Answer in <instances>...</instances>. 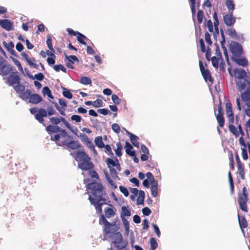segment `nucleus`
<instances>
[{
    "instance_id": "f257e3e1",
    "label": "nucleus",
    "mask_w": 250,
    "mask_h": 250,
    "mask_svg": "<svg viewBox=\"0 0 250 250\" xmlns=\"http://www.w3.org/2000/svg\"><path fill=\"white\" fill-rule=\"evenodd\" d=\"M86 188L92 191V196H89L88 200L90 203L95 206L97 211L101 213L102 206L106 204L105 202L106 199L103 197L105 194L104 187L100 183L93 182L88 183L86 185Z\"/></svg>"
},
{
    "instance_id": "f03ea898",
    "label": "nucleus",
    "mask_w": 250,
    "mask_h": 250,
    "mask_svg": "<svg viewBox=\"0 0 250 250\" xmlns=\"http://www.w3.org/2000/svg\"><path fill=\"white\" fill-rule=\"evenodd\" d=\"M237 90L241 93L242 101H250V79H234Z\"/></svg>"
},
{
    "instance_id": "7ed1b4c3",
    "label": "nucleus",
    "mask_w": 250,
    "mask_h": 250,
    "mask_svg": "<svg viewBox=\"0 0 250 250\" xmlns=\"http://www.w3.org/2000/svg\"><path fill=\"white\" fill-rule=\"evenodd\" d=\"M6 61L2 60L0 61V75L6 76L10 75L7 78H20L17 71H14L13 67L5 63Z\"/></svg>"
},
{
    "instance_id": "20e7f679",
    "label": "nucleus",
    "mask_w": 250,
    "mask_h": 250,
    "mask_svg": "<svg viewBox=\"0 0 250 250\" xmlns=\"http://www.w3.org/2000/svg\"><path fill=\"white\" fill-rule=\"evenodd\" d=\"M99 223L100 224H103L104 226L103 229L104 234V235H113L114 233L117 232L119 229V227H117L115 223L112 224L109 222L103 214H101L100 216Z\"/></svg>"
},
{
    "instance_id": "39448f33",
    "label": "nucleus",
    "mask_w": 250,
    "mask_h": 250,
    "mask_svg": "<svg viewBox=\"0 0 250 250\" xmlns=\"http://www.w3.org/2000/svg\"><path fill=\"white\" fill-rule=\"evenodd\" d=\"M56 111L50 106L47 108V110L44 108H39V112L37 115H35V118L41 124H43L44 121L43 118L47 117V116H51L55 114Z\"/></svg>"
},
{
    "instance_id": "423d86ee",
    "label": "nucleus",
    "mask_w": 250,
    "mask_h": 250,
    "mask_svg": "<svg viewBox=\"0 0 250 250\" xmlns=\"http://www.w3.org/2000/svg\"><path fill=\"white\" fill-rule=\"evenodd\" d=\"M21 79H7L6 83L9 85L14 86L15 90L17 92L21 93L25 90V86L20 84Z\"/></svg>"
},
{
    "instance_id": "0eeeda50",
    "label": "nucleus",
    "mask_w": 250,
    "mask_h": 250,
    "mask_svg": "<svg viewBox=\"0 0 250 250\" xmlns=\"http://www.w3.org/2000/svg\"><path fill=\"white\" fill-rule=\"evenodd\" d=\"M229 48L232 54V59L236 57H240L243 53L242 46L237 42H232L230 44Z\"/></svg>"
},
{
    "instance_id": "6e6552de",
    "label": "nucleus",
    "mask_w": 250,
    "mask_h": 250,
    "mask_svg": "<svg viewBox=\"0 0 250 250\" xmlns=\"http://www.w3.org/2000/svg\"><path fill=\"white\" fill-rule=\"evenodd\" d=\"M109 236L112 238V243L115 247L122 249L125 247L123 244V236L120 232L117 231Z\"/></svg>"
},
{
    "instance_id": "1a4fd4ad",
    "label": "nucleus",
    "mask_w": 250,
    "mask_h": 250,
    "mask_svg": "<svg viewBox=\"0 0 250 250\" xmlns=\"http://www.w3.org/2000/svg\"><path fill=\"white\" fill-rule=\"evenodd\" d=\"M228 71L231 77H234V78H248L247 74L243 69H235L232 72L231 67L228 68Z\"/></svg>"
},
{
    "instance_id": "9d476101",
    "label": "nucleus",
    "mask_w": 250,
    "mask_h": 250,
    "mask_svg": "<svg viewBox=\"0 0 250 250\" xmlns=\"http://www.w3.org/2000/svg\"><path fill=\"white\" fill-rule=\"evenodd\" d=\"M67 31L68 32L69 35L71 36H76L77 40L79 41V42L83 44V45H86V43L84 41V40H87V38L84 36L83 34L81 33L80 32L78 31H75L71 28H68L66 29Z\"/></svg>"
},
{
    "instance_id": "9b49d317",
    "label": "nucleus",
    "mask_w": 250,
    "mask_h": 250,
    "mask_svg": "<svg viewBox=\"0 0 250 250\" xmlns=\"http://www.w3.org/2000/svg\"><path fill=\"white\" fill-rule=\"evenodd\" d=\"M223 114L224 111L221 106V103H220L218 106V114L216 115V118L219 126L220 127H223L224 125L225 119Z\"/></svg>"
},
{
    "instance_id": "f8f14e48",
    "label": "nucleus",
    "mask_w": 250,
    "mask_h": 250,
    "mask_svg": "<svg viewBox=\"0 0 250 250\" xmlns=\"http://www.w3.org/2000/svg\"><path fill=\"white\" fill-rule=\"evenodd\" d=\"M223 19L224 23L228 26L233 25L236 21V18L233 17L232 12L229 14L224 15Z\"/></svg>"
},
{
    "instance_id": "ddd939ff",
    "label": "nucleus",
    "mask_w": 250,
    "mask_h": 250,
    "mask_svg": "<svg viewBox=\"0 0 250 250\" xmlns=\"http://www.w3.org/2000/svg\"><path fill=\"white\" fill-rule=\"evenodd\" d=\"M78 167L83 170H89L94 167L93 164L88 160L83 162H81L78 164Z\"/></svg>"
},
{
    "instance_id": "4468645a",
    "label": "nucleus",
    "mask_w": 250,
    "mask_h": 250,
    "mask_svg": "<svg viewBox=\"0 0 250 250\" xmlns=\"http://www.w3.org/2000/svg\"><path fill=\"white\" fill-rule=\"evenodd\" d=\"M13 23L7 19L0 20V26L6 31H10L13 28Z\"/></svg>"
},
{
    "instance_id": "2eb2a0df",
    "label": "nucleus",
    "mask_w": 250,
    "mask_h": 250,
    "mask_svg": "<svg viewBox=\"0 0 250 250\" xmlns=\"http://www.w3.org/2000/svg\"><path fill=\"white\" fill-rule=\"evenodd\" d=\"M226 114L228 117L229 123L232 124L234 122V116L232 110V105L230 103L226 104Z\"/></svg>"
},
{
    "instance_id": "dca6fc26",
    "label": "nucleus",
    "mask_w": 250,
    "mask_h": 250,
    "mask_svg": "<svg viewBox=\"0 0 250 250\" xmlns=\"http://www.w3.org/2000/svg\"><path fill=\"white\" fill-rule=\"evenodd\" d=\"M59 103L60 104V105L62 106V108L61 109L58 104L56 103L55 105V107L56 109L59 111L60 113L63 115L65 116V108L67 106V102L65 99H59Z\"/></svg>"
},
{
    "instance_id": "f3484780",
    "label": "nucleus",
    "mask_w": 250,
    "mask_h": 250,
    "mask_svg": "<svg viewBox=\"0 0 250 250\" xmlns=\"http://www.w3.org/2000/svg\"><path fill=\"white\" fill-rule=\"evenodd\" d=\"M62 144L63 145H65L72 149H76L80 147V144L75 141L67 142L66 140H64L62 141Z\"/></svg>"
},
{
    "instance_id": "a211bd4d",
    "label": "nucleus",
    "mask_w": 250,
    "mask_h": 250,
    "mask_svg": "<svg viewBox=\"0 0 250 250\" xmlns=\"http://www.w3.org/2000/svg\"><path fill=\"white\" fill-rule=\"evenodd\" d=\"M42 101V97L38 94H31L29 102L33 104H38Z\"/></svg>"
},
{
    "instance_id": "6ab92c4d",
    "label": "nucleus",
    "mask_w": 250,
    "mask_h": 250,
    "mask_svg": "<svg viewBox=\"0 0 250 250\" xmlns=\"http://www.w3.org/2000/svg\"><path fill=\"white\" fill-rule=\"evenodd\" d=\"M65 57L67 60V62L66 65L68 67L70 68H73V65L74 63V62H79V59L76 56L70 55L69 56L65 55Z\"/></svg>"
},
{
    "instance_id": "aec40b11",
    "label": "nucleus",
    "mask_w": 250,
    "mask_h": 250,
    "mask_svg": "<svg viewBox=\"0 0 250 250\" xmlns=\"http://www.w3.org/2000/svg\"><path fill=\"white\" fill-rule=\"evenodd\" d=\"M247 199H246V197H239L238 200L240 208L245 212H247L248 211L246 204Z\"/></svg>"
},
{
    "instance_id": "412c9836",
    "label": "nucleus",
    "mask_w": 250,
    "mask_h": 250,
    "mask_svg": "<svg viewBox=\"0 0 250 250\" xmlns=\"http://www.w3.org/2000/svg\"><path fill=\"white\" fill-rule=\"evenodd\" d=\"M238 219L239 225L242 230L243 231V229H246L248 227V222L245 216H240L239 214H237Z\"/></svg>"
},
{
    "instance_id": "4be33fe9",
    "label": "nucleus",
    "mask_w": 250,
    "mask_h": 250,
    "mask_svg": "<svg viewBox=\"0 0 250 250\" xmlns=\"http://www.w3.org/2000/svg\"><path fill=\"white\" fill-rule=\"evenodd\" d=\"M199 66L203 78H211L209 71L204 68L201 61H199Z\"/></svg>"
},
{
    "instance_id": "5701e85b",
    "label": "nucleus",
    "mask_w": 250,
    "mask_h": 250,
    "mask_svg": "<svg viewBox=\"0 0 250 250\" xmlns=\"http://www.w3.org/2000/svg\"><path fill=\"white\" fill-rule=\"evenodd\" d=\"M77 161L83 162L88 160H90V158L83 151H78L76 154Z\"/></svg>"
},
{
    "instance_id": "b1692460",
    "label": "nucleus",
    "mask_w": 250,
    "mask_h": 250,
    "mask_svg": "<svg viewBox=\"0 0 250 250\" xmlns=\"http://www.w3.org/2000/svg\"><path fill=\"white\" fill-rule=\"evenodd\" d=\"M232 60L239 65L246 66L248 64V61L245 58L236 57L232 59Z\"/></svg>"
},
{
    "instance_id": "393cba45",
    "label": "nucleus",
    "mask_w": 250,
    "mask_h": 250,
    "mask_svg": "<svg viewBox=\"0 0 250 250\" xmlns=\"http://www.w3.org/2000/svg\"><path fill=\"white\" fill-rule=\"evenodd\" d=\"M151 184V195L154 197H156L158 195V183L157 181H152Z\"/></svg>"
},
{
    "instance_id": "a878e982",
    "label": "nucleus",
    "mask_w": 250,
    "mask_h": 250,
    "mask_svg": "<svg viewBox=\"0 0 250 250\" xmlns=\"http://www.w3.org/2000/svg\"><path fill=\"white\" fill-rule=\"evenodd\" d=\"M32 94V91L30 89H26L21 93L19 94V97L23 100H29Z\"/></svg>"
},
{
    "instance_id": "bb28decb",
    "label": "nucleus",
    "mask_w": 250,
    "mask_h": 250,
    "mask_svg": "<svg viewBox=\"0 0 250 250\" xmlns=\"http://www.w3.org/2000/svg\"><path fill=\"white\" fill-rule=\"evenodd\" d=\"M3 45L4 47L12 54H14L15 51L13 49L14 47V44L12 42H6L5 41L3 42Z\"/></svg>"
},
{
    "instance_id": "cd10ccee",
    "label": "nucleus",
    "mask_w": 250,
    "mask_h": 250,
    "mask_svg": "<svg viewBox=\"0 0 250 250\" xmlns=\"http://www.w3.org/2000/svg\"><path fill=\"white\" fill-rule=\"evenodd\" d=\"M62 133L60 135V134H55L53 138L51 137V140L54 141H58L60 140L61 137L65 138V137H67L69 138H71V136L68 135V133L64 130H62Z\"/></svg>"
},
{
    "instance_id": "c85d7f7f",
    "label": "nucleus",
    "mask_w": 250,
    "mask_h": 250,
    "mask_svg": "<svg viewBox=\"0 0 250 250\" xmlns=\"http://www.w3.org/2000/svg\"><path fill=\"white\" fill-rule=\"evenodd\" d=\"M125 152L127 154L130 156H133L135 155V151H131V149H133L132 146L130 145V144L126 141L125 144Z\"/></svg>"
},
{
    "instance_id": "c756f323",
    "label": "nucleus",
    "mask_w": 250,
    "mask_h": 250,
    "mask_svg": "<svg viewBox=\"0 0 250 250\" xmlns=\"http://www.w3.org/2000/svg\"><path fill=\"white\" fill-rule=\"evenodd\" d=\"M245 103V104L243 105L245 114L250 117V101H242Z\"/></svg>"
},
{
    "instance_id": "7c9ffc66",
    "label": "nucleus",
    "mask_w": 250,
    "mask_h": 250,
    "mask_svg": "<svg viewBox=\"0 0 250 250\" xmlns=\"http://www.w3.org/2000/svg\"><path fill=\"white\" fill-rule=\"evenodd\" d=\"M145 197V194L144 191L143 190H140L139 196L137 199V204L138 205H141L144 204Z\"/></svg>"
},
{
    "instance_id": "2f4dec72",
    "label": "nucleus",
    "mask_w": 250,
    "mask_h": 250,
    "mask_svg": "<svg viewBox=\"0 0 250 250\" xmlns=\"http://www.w3.org/2000/svg\"><path fill=\"white\" fill-rule=\"evenodd\" d=\"M130 140L133 145L136 147H139V143L138 141L139 137L138 136L133 134H130Z\"/></svg>"
},
{
    "instance_id": "473e14b6",
    "label": "nucleus",
    "mask_w": 250,
    "mask_h": 250,
    "mask_svg": "<svg viewBox=\"0 0 250 250\" xmlns=\"http://www.w3.org/2000/svg\"><path fill=\"white\" fill-rule=\"evenodd\" d=\"M95 143L99 148H102L104 146L102 136L96 137L95 139Z\"/></svg>"
},
{
    "instance_id": "72a5a7b5",
    "label": "nucleus",
    "mask_w": 250,
    "mask_h": 250,
    "mask_svg": "<svg viewBox=\"0 0 250 250\" xmlns=\"http://www.w3.org/2000/svg\"><path fill=\"white\" fill-rule=\"evenodd\" d=\"M105 216L108 218L114 216L115 213L113 208H107L104 209Z\"/></svg>"
},
{
    "instance_id": "f704fd0d",
    "label": "nucleus",
    "mask_w": 250,
    "mask_h": 250,
    "mask_svg": "<svg viewBox=\"0 0 250 250\" xmlns=\"http://www.w3.org/2000/svg\"><path fill=\"white\" fill-rule=\"evenodd\" d=\"M213 19L214 21L213 25L214 26V29L217 32H218L219 20L218 19L217 13L216 12H214L213 14Z\"/></svg>"
},
{
    "instance_id": "c9c22d12",
    "label": "nucleus",
    "mask_w": 250,
    "mask_h": 250,
    "mask_svg": "<svg viewBox=\"0 0 250 250\" xmlns=\"http://www.w3.org/2000/svg\"><path fill=\"white\" fill-rule=\"evenodd\" d=\"M238 167V172L239 174L240 177L241 179H244L245 178V172H244V167L243 165L239 164L237 165Z\"/></svg>"
},
{
    "instance_id": "e433bc0d",
    "label": "nucleus",
    "mask_w": 250,
    "mask_h": 250,
    "mask_svg": "<svg viewBox=\"0 0 250 250\" xmlns=\"http://www.w3.org/2000/svg\"><path fill=\"white\" fill-rule=\"evenodd\" d=\"M42 94L43 95H47L50 99H54L50 89L47 86H45L42 89Z\"/></svg>"
},
{
    "instance_id": "4c0bfd02",
    "label": "nucleus",
    "mask_w": 250,
    "mask_h": 250,
    "mask_svg": "<svg viewBox=\"0 0 250 250\" xmlns=\"http://www.w3.org/2000/svg\"><path fill=\"white\" fill-rule=\"evenodd\" d=\"M229 125V131L236 137H238L239 135V133L237 130L236 127L233 125L231 123Z\"/></svg>"
},
{
    "instance_id": "58836bf2",
    "label": "nucleus",
    "mask_w": 250,
    "mask_h": 250,
    "mask_svg": "<svg viewBox=\"0 0 250 250\" xmlns=\"http://www.w3.org/2000/svg\"><path fill=\"white\" fill-rule=\"evenodd\" d=\"M122 212L121 213V216H130L131 215V213L129 210L127 208V207L125 206H123L122 207Z\"/></svg>"
},
{
    "instance_id": "ea45409f",
    "label": "nucleus",
    "mask_w": 250,
    "mask_h": 250,
    "mask_svg": "<svg viewBox=\"0 0 250 250\" xmlns=\"http://www.w3.org/2000/svg\"><path fill=\"white\" fill-rule=\"evenodd\" d=\"M60 127L57 126L49 125L47 126L46 130L48 132H57L59 131Z\"/></svg>"
},
{
    "instance_id": "a19ab883",
    "label": "nucleus",
    "mask_w": 250,
    "mask_h": 250,
    "mask_svg": "<svg viewBox=\"0 0 250 250\" xmlns=\"http://www.w3.org/2000/svg\"><path fill=\"white\" fill-rule=\"evenodd\" d=\"M226 5L229 11L232 12L235 8V4H234L233 0H227L226 1Z\"/></svg>"
},
{
    "instance_id": "79ce46f5",
    "label": "nucleus",
    "mask_w": 250,
    "mask_h": 250,
    "mask_svg": "<svg viewBox=\"0 0 250 250\" xmlns=\"http://www.w3.org/2000/svg\"><path fill=\"white\" fill-rule=\"evenodd\" d=\"M106 163L107 165L108 166V167H110V166L112 167H115L117 169H119L120 170V166L119 164H116L115 162L110 158H108L106 160Z\"/></svg>"
},
{
    "instance_id": "37998d69",
    "label": "nucleus",
    "mask_w": 250,
    "mask_h": 250,
    "mask_svg": "<svg viewBox=\"0 0 250 250\" xmlns=\"http://www.w3.org/2000/svg\"><path fill=\"white\" fill-rule=\"evenodd\" d=\"M46 44L49 50L53 51V52H55L54 49L52 45V39L50 35H47V36Z\"/></svg>"
},
{
    "instance_id": "c03bdc74",
    "label": "nucleus",
    "mask_w": 250,
    "mask_h": 250,
    "mask_svg": "<svg viewBox=\"0 0 250 250\" xmlns=\"http://www.w3.org/2000/svg\"><path fill=\"white\" fill-rule=\"evenodd\" d=\"M204 17V15L203 11L201 10H198L197 14V21L198 24H201L202 22Z\"/></svg>"
},
{
    "instance_id": "a18cd8bd",
    "label": "nucleus",
    "mask_w": 250,
    "mask_h": 250,
    "mask_svg": "<svg viewBox=\"0 0 250 250\" xmlns=\"http://www.w3.org/2000/svg\"><path fill=\"white\" fill-rule=\"evenodd\" d=\"M88 175L92 178L98 179L99 176L97 172L93 169V168L88 170Z\"/></svg>"
},
{
    "instance_id": "49530a36",
    "label": "nucleus",
    "mask_w": 250,
    "mask_h": 250,
    "mask_svg": "<svg viewBox=\"0 0 250 250\" xmlns=\"http://www.w3.org/2000/svg\"><path fill=\"white\" fill-rule=\"evenodd\" d=\"M150 250H155L158 247V243L154 238L150 239Z\"/></svg>"
},
{
    "instance_id": "de8ad7c7",
    "label": "nucleus",
    "mask_w": 250,
    "mask_h": 250,
    "mask_svg": "<svg viewBox=\"0 0 250 250\" xmlns=\"http://www.w3.org/2000/svg\"><path fill=\"white\" fill-rule=\"evenodd\" d=\"M190 1V6L191 8V11L192 13V15L193 16H195L196 13V9H195V4L196 1L195 0H189Z\"/></svg>"
},
{
    "instance_id": "09e8293b",
    "label": "nucleus",
    "mask_w": 250,
    "mask_h": 250,
    "mask_svg": "<svg viewBox=\"0 0 250 250\" xmlns=\"http://www.w3.org/2000/svg\"><path fill=\"white\" fill-rule=\"evenodd\" d=\"M228 34L232 38H235L237 36V33L235 29L229 28L227 30Z\"/></svg>"
},
{
    "instance_id": "8fccbe9b",
    "label": "nucleus",
    "mask_w": 250,
    "mask_h": 250,
    "mask_svg": "<svg viewBox=\"0 0 250 250\" xmlns=\"http://www.w3.org/2000/svg\"><path fill=\"white\" fill-rule=\"evenodd\" d=\"M122 146L120 142H118L117 144V148L115 149V153L118 156L122 155Z\"/></svg>"
},
{
    "instance_id": "3c124183",
    "label": "nucleus",
    "mask_w": 250,
    "mask_h": 250,
    "mask_svg": "<svg viewBox=\"0 0 250 250\" xmlns=\"http://www.w3.org/2000/svg\"><path fill=\"white\" fill-rule=\"evenodd\" d=\"M211 61L213 67L217 68L219 67V59L214 56L211 58Z\"/></svg>"
},
{
    "instance_id": "603ef678",
    "label": "nucleus",
    "mask_w": 250,
    "mask_h": 250,
    "mask_svg": "<svg viewBox=\"0 0 250 250\" xmlns=\"http://www.w3.org/2000/svg\"><path fill=\"white\" fill-rule=\"evenodd\" d=\"M54 69L57 72H59L60 70H62L63 72H66V68L61 64L54 65Z\"/></svg>"
},
{
    "instance_id": "864d4df0",
    "label": "nucleus",
    "mask_w": 250,
    "mask_h": 250,
    "mask_svg": "<svg viewBox=\"0 0 250 250\" xmlns=\"http://www.w3.org/2000/svg\"><path fill=\"white\" fill-rule=\"evenodd\" d=\"M206 83H207L208 84L209 87L210 88H211L212 87H214L215 90L217 91V84H215L213 85V81L214 79H205Z\"/></svg>"
},
{
    "instance_id": "5fc2aeb1",
    "label": "nucleus",
    "mask_w": 250,
    "mask_h": 250,
    "mask_svg": "<svg viewBox=\"0 0 250 250\" xmlns=\"http://www.w3.org/2000/svg\"><path fill=\"white\" fill-rule=\"evenodd\" d=\"M205 41L207 42V43L208 45H210L212 44V41L211 40V38H210V34L208 32H206L205 33Z\"/></svg>"
},
{
    "instance_id": "6e6d98bb",
    "label": "nucleus",
    "mask_w": 250,
    "mask_h": 250,
    "mask_svg": "<svg viewBox=\"0 0 250 250\" xmlns=\"http://www.w3.org/2000/svg\"><path fill=\"white\" fill-rule=\"evenodd\" d=\"M103 101L101 99H97L93 102V106L95 107H99L103 106Z\"/></svg>"
},
{
    "instance_id": "4d7b16f0",
    "label": "nucleus",
    "mask_w": 250,
    "mask_h": 250,
    "mask_svg": "<svg viewBox=\"0 0 250 250\" xmlns=\"http://www.w3.org/2000/svg\"><path fill=\"white\" fill-rule=\"evenodd\" d=\"M111 99L115 104H119L120 103L121 100L116 94H112Z\"/></svg>"
},
{
    "instance_id": "13d9d810",
    "label": "nucleus",
    "mask_w": 250,
    "mask_h": 250,
    "mask_svg": "<svg viewBox=\"0 0 250 250\" xmlns=\"http://www.w3.org/2000/svg\"><path fill=\"white\" fill-rule=\"evenodd\" d=\"M80 136L81 138L82 142L84 143L85 144H86L88 142L90 141V140L89 139L87 136L85 134H80Z\"/></svg>"
},
{
    "instance_id": "bf43d9fd",
    "label": "nucleus",
    "mask_w": 250,
    "mask_h": 250,
    "mask_svg": "<svg viewBox=\"0 0 250 250\" xmlns=\"http://www.w3.org/2000/svg\"><path fill=\"white\" fill-rule=\"evenodd\" d=\"M63 96L66 98L71 99L73 97L72 94L68 90H66L62 92Z\"/></svg>"
},
{
    "instance_id": "052dcab7",
    "label": "nucleus",
    "mask_w": 250,
    "mask_h": 250,
    "mask_svg": "<svg viewBox=\"0 0 250 250\" xmlns=\"http://www.w3.org/2000/svg\"><path fill=\"white\" fill-rule=\"evenodd\" d=\"M85 145L89 149L93 150L94 153L97 154V151L95 149V146L91 140L88 142Z\"/></svg>"
},
{
    "instance_id": "680f3d73",
    "label": "nucleus",
    "mask_w": 250,
    "mask_h": 250,
    "mask_svg": "<svg viewBox=\"0 0 250 250\" xmlns=\"http://www.w3.org/2000/svg\"><path fill=\"white\" fill-rule=\"evenodd\" d=\"M112 130L116 133H120V127L118 124L114 123L112 125Z\"/></svg>"
},
{
    "instance_id": "e2e57ef3",
    "label": "nucleus",
    "mask_w": 250,
    "mask_h": 250,
    "mask_svg": "<svg viewBox=\"0 0 250 250\" xmlns=\"http://www.w3.org/2000/svg\"><path fill=\"white\" fill-rule=\"evenodd\" d=\"M72 121H75L76 123H80L82 120V117L78 115H73L71 117Z\"/></svg>"
},
{
    "instance_id": "0e129e2a",
    "label": "nucleus",
    "mask_w": 250,
    "mask_h": 250,
    "mask_svg": "<svg viewBox=\"0 0 250 250\" xmlns=\"http://www.w3.org/2000/svg\"><path fill=\"white\" fill-rule=\"evenodd\" d=\"M119 189L121 192L124 194L125 197H127L129 195L128 191L127 188L122 186L119 187Z\"/></svg>"
},
{
    "instance_id": "69168bd1",
    "label": "nucleus",
    "mask_w": 250,
    "mask_h": 250,
    "mask_svg": "<svg viewBox=\"0 0 250 250\" xmlns=\"http://www.w3.org/2000/svg\"><path fill=\"white\" fill-rule=\"evenodd\" d=\"M206 26L208 27V30L210 32H213V24L211 20L207 21Z\"/></svg>"
},
{
    "instance_id": "338daca9",
    "label": "nucleus",
    "mask_w": 250,
    "mask_h": 250,
    "mask_svg": "<svg viewBox=\"0 0 250 250\" xmlns=\"http://www.w3.org/2000/svg\"><path fill=\"white\" fill-rule=\"evenodd\" d=\"M50 121L54 125H58L61 122V119L57 117H51Z\"/></svg>"
},
{
    "instance_id": "774afa93",
    "label": "nucleus",
    "mask_w": 250,
    "mask_h": 250,
    "mask_svg": "<svg viewBox=\"0 0 250 250\" xmlns=\"http://www.w3.org/2000/svg\"><path fill=\"white\" fill-rule=\"evenodd\" d=\"M143 213L144 215L148 216L151 213V210L147 207H145L142 209Z\"/></svg>"
}]
</instances>
